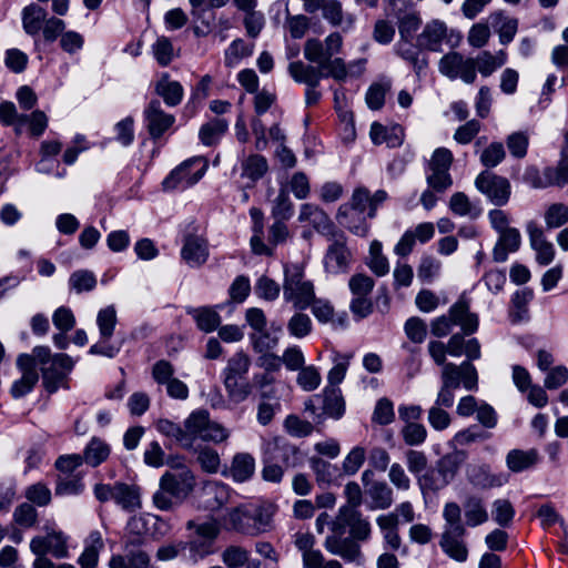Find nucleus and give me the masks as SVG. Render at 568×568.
<instances>
[{
  "instance_id": "obj_1",
  "label": "nucleus",
  "mask_w": 568,
  "mask_h": 568,
  "mask_svg": "<svg viewBox=\"0 0 568 568\" xmlns=\"http://www.w3.org/2000/svg\"><path fill=\"white\" fill-rule=\"evenodd\" d=\"M156 429L164 436L175 439L183 448H192L197 438L220 444L230 437V430L217 422L210 419L205 409L192 412L181 427L169 419H160Z\"/></svg>"
},
{
  "instance_id": "obj_2",
  "label": "nucleus",
  "mask_w": 568,
  "mask_h": 568,
  "mask_svg": "<svg viewBox=\"0 0 568 568\" xmlns=\"http://www.w3.org/2000/svg\"><path fill=\"white\" fill-rule=\"evenodd\" d=\"M168 464L172 469L162 475L160 488L153 495V501L161 510L172 508L173 498H185L195 485L192 471L182 462L170 460Z\"/></svg>"
},
{
  "instance_id": "obj_3",
  "label": "nucleus",
  "mask_w": 568,
  "mask_h": 568,
  "mask_svg": "<svg viewBox=\"0 0 568 568\" xmlns=\"http://www.w3.org/2000/svg\"><path fill=\"white\" fill-rule=\"evenodd\" d=\"M250 367V357L243 352H237L229 358L223 369V384L227 397L235 404L244 402L252 393L253 386L246 379Z\"/></svg>"
},
{
  "instance_id": "obj_4",
  "label": "nucleus",
  "mask_w": 568,
  "mask_h": 568,
  "mask_svg": "<svg viewBox=\"0 0 568 568\" xmlns=\"http://www.w3.org/2000/svg\"><path fill=\"white\" fill-rule=\"evenodd\" d=\"M315 288L305 277L304 265L300 263L284 266L283 297L296 310H306L314 300Z\"/></svg>"
},
{
  "instance_id": "obj_5",
  "label": "nucleus",
  "mask_w": 568,
  "mask_h": 568,
  "mask_svg": "<svg viewBox=\"0 0 568 568\" xmlns=\"http://www.w3.org/2000/svg\"><path fill=\"white\" fill-rule=\"evenodd\" d=\"M453 325H459L466 335L475 333L478 328V316L469 312L466 301H458L450 306L448 315L435 318L430 324L432 334L436 337L446 336Z\"/></svg>"
},
{
  "instance_id": "obj_6",
  "label": "nucleus",
  "mask_w": 568,
  "mask_h": 568,
  "mask_svg": "<svg viewBox=\"0 0 568 568\" xmlns=\"http://www.w3.org/2000/svg\"><path fill=\"white\" fill-rule=\"evenodd\" d=\"M386 12L397 20L398 32L404 43L409 44L422 24L420 13L409 0H388Z\"/></svg>"
},
{
  "instance_id": "obj_7",
  "label": "nucleus",
  "mask_w": 568,
  "mask_h": 568,
  "mask_svg": "<svg viewBox=\"0 0 568 568\" xmlns=\"http://www.w3.org/2000/svg\"><path fill=\"white\" fill-rule=\"evenodd\" d=\"M438 71L449 80L460 79L466 84L476 80V61L457 51H449L438 61Z\"/></svg>"
},
{
  "instance_id": "obj_8",
  "label": "nucleus",
  "mask_w": 568,
  "mask_h": 568,
  "mask_svg": "<svg viewBox=\"0 0 568 568\" xmlns=\"http://www.w3.org/2000/svg\"><path fill=\"white\" fill-rule=\"evenodd\" d=\"M74 361L68 354L58 353L45 367H41L42 383L47 392L55 393L59 387L68 388L67 377L73 369Z\"/></svg>"
},
{
  "instance_id": "obj_9",
  "label": "nucleus",
  "mask_w": 568,
  "mask_h": 568,
  "mask_svg": "<svg viewBox=\"0 0 568 568\" xmlns=\"http://www.w3.org/2000/svg\"><path fill=\"white\" fill-rule=\"evenodd\" d=\"M97 324L99 327L101 343L93 344L89 353L91 355H101L113 358L119 353V347L105 344L114 333L116 325V311L113 305H109L98 312Z\"/></svg>"
},
{
  "instance_id": "obj_10",
  "label": "nucleus",
  "mask_w": 568,
  "mask_h": 568,
  "mask_svg": "<svg viewBox=\"0 0 568 568\" xmlns=\"http://www.w3.org/2000/svg\"><path fill=\"white\" fill-rule=\"evenodd\" d=\"M476 189L495 205H504L510 196V183L506 178L484 171L475 179Z\"/></svg>"
},
{
  "instance_id": "obj_11",
  "label": "nucleus",
  "mask_w": 568,
  "mask_h": 568,
  "mask_svg": "<svg viewBox=\"0 0 568 568\" xmlns=\"http://www.w3.org/2000/svg\"><path fill=\"white\" fill-rule=\"evenodd\" d=\"M342 44V36L337 32L326 37L324 42L317 39H308L304 44V57L311 63L321 65L339 53Z\"/></svg>"
},
{
  "instance_id": "obj_12",
  "label": "nucleus",
  "mask_w": 568,
  "mask_h": 568,
  "mask_svg": "<svg viewBox=\"0 0 568 568\" xmlns=\"http://www.w3.org/2000/svg\"><path fill=\"white\" fill-rule=\"evenodd\" d=\"M206 168L207 163L202 158L187 160L171 172L163 181V187L166 190L174 189L180 183L191 186L202 179Z\"/></svg>"
},
{
  "instance_id": "obj_13",
  "label": "nucleus",
  "mask_w": 568,
  "mask_h": 568,
  "mask_svg": "<svg viewBox=\"0 0 568 568\" xmlns=\"http://www.w3.org/2000/svg\"><path fill=\"white\" fill-rule=\"evenodd\" d=\"M442 382H450L452 387L458 388L460 385L467 390H476L478 388V373L476 367L465 361L460 365L447 363L442 368Z\"/></svg>"
},
{
  "instance_id": "obj_14",
  "label": "nucleus",
  "mask_w": 568,
  "mask_h": 568,
  "mask_svg": "<svg viewBox=\"0 0 568 568\" xmlns=\"http://www.w3.org/2000/svg\"><path fill=\"white\" fill-rule=\"evenodd\" d=\"M45 529V536H36L31 539L30 550L32 554H51L58 559L67 558L69 556L68 537L62 531Z\"/></svg>"
},
{
  "instance_id": "obj_15",
  "label": "nucleus",
  "mask_w": 568,
  "mask_h": 568,
  "mask_svg": "<svg viewBox=\"0 0 568 568\" xmlns=\"http://www.w3.org/2000/svg\"><path fill=\"white\" fill-rule=\"evenodd\" d=\"M262 453L266 458L280 460L285 467H296L302 458L298 448L281 437L264 440Z\"/></svg>"
},
{
  "instance_id": "obj_16",
  "label": "nucleus",
  "mask_w": 568,
  "mask_h": 568,
  "mask_svg": "<svg viewBox=\"0 0 568 568\" xmlns=\"http://www.w3.org/2000/svg\"><path fill=\"white\" fill-rule=\"evenodd\" d=\"M352 253L346 246L343 235L337 236L328 246L324 256V267L327 273L342 274L348 271Z\"/></svg>"
},
{
  "instance_id": "obj_17",
  "label": "nucleus",
  "mask_w": 568,
  "mask_h": 568,
  "mask_svg": "<svg viewBox=\"0 0 568 568\" xmlns=\"http://www.w3.org/2000/svg\"><path fill=\"white\" fill-rule=\"evenodd\" d=\"M210 255L207 240L201 235L186 234L181 248L182 260L192 268L206 263Z\"/></svg>"
},
{
  "instance_id": "obj_18",
  "label": "nucleus",
  "mask_w": 568,
  "mask_h": 568,
  "mask_svg": "<svg viewBox=\"0 0 568 568\" xmlns=\"http://www.w3.org/2000/svg\"><path fill=\"white\" fill-rule=\"evenodd\" d=\"M17 367L21 372V377L14 381L10 388V394L16 399L29 394L39 382V373L33 369L32 359L27 354L18 356Z\"/></svg>"
},
{
  "instance_id": "obj_19",
  "label": "nucleus",
  "mask_w": 568,
  "mask_h": 568,
  "mask_svg": "<svg viewBox=\"0 0 568 568\" xmlns=\"http://www.w3.org/2000/svg\"><path fill=\"white\" fill-rule=\"evenodd\" d=\"M447 24L439 19L428 21L417 37L418 48L434 52L442 51V43L447 38Z\"/></svg>"
},
{
  "instance_id": "obj_20",
  "label": "nucleus",
  "mask_w": 568,
  "mask_h": 568,
  "mask_svg": "<svg viewBox=\"0 0 568 568\" xmlns=\"http://www.w3.org/2000/svg\"><path fill=\"white\" fill-rule=\"evenodd\" d=\"M527 233L531 248L536 252V261L540 265H548L555 257L554 245L546 240L544 231L534 221L527 224Z\"/></svg>"
},
{
  "instance_id": "obj_21",
  "label": "nucleus",
  "mask_w": 568,
  "mask_h": 568,
  "mask_svg": "<svg viewBox=\"0 0 568 568\" xmlns=\"http://www.w3.org/2000/svg\"><path fill=\"white\" fill-rule=\"evenodd\" d=\"M148 130L152 138H160L174 123V116L165 113L159 100H152L144 110Z\"/></svg>"
},
{
  "instance_id": "obj_22",
  "label": "nucleus",
  "mask_w": 568,
  "mask_h": 568,
  "mask_svg": "<svg viewBox=\"0 0 568 568\" xmlns=\"http://www.w3.org/2000/svg\"><path fill=\"white\" fill-rule=\"evenodd\" d=\"M324 547L332 555L339 556L346 561L359 564L362 558L361 547L353 538L327 536L324 541Z\"/></svg>"
},
{
  "instance_id": "obj_23",
  "label": "nucleus",
  "mask_w": 568,
  "mask_h": 568,
  "mask_svg": "<svg viewBox=\"0 0 568 568\" xmlns=\"http://www.w3.org/2000/svg\"><path fill=\"white\" fill-rule=\"evenodd\" d=\"M298 221L310 222L317 232L324 235H333L334 225L331 219L317 205L311 203L303 204L300 210Z\"/></svg>"
},
{
  "instance_id": "obj_24",
  "label": "nucleus",
  "mask_w": 568,
  "mask_h": 568,
  "mask_svg": "<svg viewBox=\"0 0 568 568\" xmlns=\"http://www.w3.org/2000/svg\"><path fill=\"white\" fill-rule=\"evenodd\" d=\"M487 22L498 33L501 44L511 42L517 33L518 20L507 16L501 10L491 12L487 18Z\"/></svg>"
},
{
  "instance_id": "obj_25",
  "label": "nucleus",
  "mask_w": 568,
  "mask_h": 568,
  "mask_svg": "<svg viewBox=\"0 0 568 568\" xmlns=\"http://www.w3.org/2000/svg\"><path fill=\"white\" fill-rule=\"evenodd\" d=\"M499 233L498 241L493 250V258L495 262H505L509 253L518 251L521 244V236L517 229L509 227Z\"/></svg>"
},
{
  "instance_id": "obj_26",
  "label": "nucleus",
  "mask_w": 568,
  "mask_h": 568,
  "mask_svg": "<svg viewBox=\"0 0 568 568\" xmlns=\"http://www.w3.org/2000/svg\"><path fill=\"white\" fill-rule=\"evenodd\" d=\"M288 74L297 83L306 84L307 87H318L324 72L321 67L306 64L303 61H293L287 67Z\"/></svg>"
},
{
  "instance_id": "obj_27",
  "label": "nucleus",
  "mask_w": 568,
  "mask_h": 568,
  "mask_svg": "<svg viewBox=\"0 0 568 568\" xmlns=\"http://www.w3.org/2000/svg\"><path fill=\"white\" fill-rule=\"evenodd\" d=\"M369 136L374 144L386 143L389 148H397L402 145L404 141V130L399 125L388 129L378 122H373Z\"/></svg>"
},
{
  "instance_id": "obj_28",
  "label": "nucleus",
  "mask_w": 568,
  "mask_h": 568,
  "mask_svg": "<svg viewBox=\"0 0 568 568\" xmlns=\"http://www.w3.org/2000/svg\"><path fill=\"white\" fill-rule=\"evenodd\" d=\"M202 498L205 508L210 510H217L227 504L230 489L223 483L211 481L203 487Z\"/></svg>"
},
{
  "instance_id": "obj_29",
  "label": "nucleus",
  "mask_w": 568,
  "mask_h": 568,
  "mask_svg": "<svg viewBox=\"0 0 568 568\" xmlns=\"http://www.w3.org/2000/svg\"><path fill=\"white\" fill-rule=\"evenodd\" d=\"M104 547V541L100 531H91L85 540V547L80 555L78 562L81 568H95L99 561L100 551Z\"/></svg>"
},
{
  "instance_id": "obj_30",
  "label": "nucleus",
  "mask_w": 568,
  "mask_h": 568,
  "mask_svg": "<svg viewBox=\"0 0 568 568\" xmlns=\"http://www.w3.org/2000/svg\"><path fill=\"white\" fill-rule=\"evenodd\" d=\"M155 92L160 95L166 105L175 106L183 99V87L180 82L170 79L168 73L161 75L155 84Z\"/></svg>"
},
{
  "instance_id": "obj_31",
  "label": "nucleus",
  "mask_w": 568,
  "mask_h": 568,
  "mask_svg": "<svg viewBox=\"0 0 568 568\" xmlns=\"http://www.w3.org/2000/svg\"><path fill=\"white\" fill-rule=\"evenodd\" d=\"M342 519L348 521L351 538L366 540L371 535V525L357 509L342 507Z\"/></svg>"
},
{
  "instance_id": "obj_32",
  "label": "nucleus",
  "mask_w": 568,
  "mask_h": 568,
  "mask_svg": "<svg viewBox=\"0 0 568 568\" xmlns=\"http://www.w3.org/2000/svg\"><path fill=\"white\" fill-rule=\"evenodd\" d=\"M113 501L123 510L135 511L141 507L140 489L134 485L118 481Z\"/></svg>"
},
{
  "instance_id": "obj_33",
  "label": "nucleus",
  "mask_w": 568,
  "mask_h": 568,
  "mask_svg": "<svg viewBox=\"0 0 568 568\" xmlns=\"http://www.w3.org/2000/svg\"><path fill=\"white\" fill-rule=\"evenodd\" d=\"M275 511V505L265 503L256 507L253 514L248 513V519L253 520L254 524L250 527L247 535L255 536L270 530Z\"/></svg>"
},
{
  "instance_id": "obj_34",
  "label": "nucleus",
  "mask_w": 568,
  "mask_h": 568,
  "mask_svg": "<svg viewBox=\"0 0 568 568\" xmlns=\"http://www.w3.org/2000/svg\"><path fill=\"white\" fill-rule=\"evenodd\" d=\"M465 534H453L450 531H443L440 538V547L443 551L452 559L463 562L467 559L468 550L462 537Z\"/></svg>"
},
{
  "instance_id": "obj_35",
  "label": "nucleus",
  "mask_w": 568,
  "mask_h": 568,
  "mask_svg": "<svg viewBox=\"0 0 568 568\" xmlns=\"http://www.w3.org/2000/svg\"><path fill=\"white\" fill-rule=\"evenodd\" d=\"M21 16L24 32L29 36H36L41 31L48 12L39 4L31 3L23 8Z\"/></svg>"
},
{
  "instance_id": "obj_36",
  "label": "nucleus",
  "mask_w": 568,
  "mask_h": 568,
  "mask_svg": "<svg viewBox=\"0 0 568 568\" xmlns=\"http://www.w3.org/2000/svg\"><path fill=\"white\" fill-rule=\"evenodd\" d=\"M241 176L252 183L261 180L268 171L267 160L260 154H250L241 162Z\"/></svg>"
},
{
  "instance_id": "obj_37",
  "label": "nucleus",
  "mask_w": 568,
  "mask_h": 568,
  "mask_svg": "<svg viewBox=\"0 0 568 568\" xmlns=\"http://www.w3.org/2000/svg\"><path fill=\"white\" fill-rule=\"evenodd\" d=\"M255 471V459L248 453H237L231 464L230 473L237 483L248 480Z\"/></svg>"
},
{
  "instance_id": "obj_38",
  "label": "nucleus",
  "mask_w": 568,
  "mask_h": 568,
  "mask_svg": "<svg viewBox=\"0 0 568 568\" xmlns=\"http://www.w3.org/2000/svg\"><path fill=\"white\" fill-rule=\"evenodd\" d=\"M366 494L372 499L371 509H387L394 501L393 490L385 481H372Z\"/></svg>"
},
{
  "instance_id": "obj_39",
  "label": "nucleus",
  "mask_w": 568,
  "mask_h": 568,
  "mask_svg": "<svg viewBox=\"0 0 568 568\" xmlns=\"http://www.w3.org/2000/svg\"><path fill=\"white\" fill-rule=\"evenodd\" d=\"M187 313L193 317L199 329L205 333L215 331L221 324V316L213 307L202 306L191 308Z\"/></svg>"
},
{
  "instance_id": "obj_40",
  "label": "nucleus",
  "mask_w": 568,
  "mask_h": 568,
  "mask_svg": "<svg viewBox=\"0 0 568 568\" xmlns=\"http://www.w3.org/2000/svg\"><path fill=\"white\" fill-rule=\"evenodd\" d=\"M537 460L538 453L536 449H513L506 456L507 467L514 473H520L532 467Z\"/></svg>"
},
{
  "instance_id": "obj_41",
  "label": "nucleus",
  "mask_w": 568,
  "mask_h": 568,
  "mask_svg": "<svg viewBox=\"0 0 568 568\" xmlns=\"http://www.w3.org/2000/svg\"><path fill=\"white\" fill-rule=\"evenodd\" d=\"M466 459L467 453L455 447L453 452L444 455L437 462V469L452 481Z\"/></svg>"
},
{
  "instance_id": "obj_42",
  "label": "nucleus",
  "mask_w": 568,
  "mask_h": 568,
  "mask_svg": "<svg viewBox=\"0 0 568 568\" xmlns=\"http://www.w3.org/2000/svg\"><path fill=\"white\" fill-rule=\"evenodd\" d=\"M227 128L229 122L226 120L215 118L201 126L200 140L205 145H213L226 132Z\"/></svg>"
},
{
  "instance_id": "obj_43",
  "label": "nucleus",
  "mask_w": 568,
  "mask_h": 568,
  "mask_svg": "<svg viewBox=\"0 0 568 568\" xmlns=\"http://www.w3.org/2000/svg\"><path fill=\"white\" fill-rule=\"evenodd\" d=\"M534 297V292L530 288H523L513 295L510 317L514 323H519L528 317L527 305Z\"/></svg>"
},
{
  "instance_id": "obj_44",
  "label": "nucleus",
  "mask_w": 568,
  "mask_h": 568,
  "mask_svg": "<svg viewBox=\"0 0 568 568\" xmlns=\"http://www.w3.org/2000/svg\"><path fill=\"white\" fill-rule=\"evenodd\" d=\"M397 53L413 67L418 78L424 74L428 67V59L427 57L420 54L419 51L414 49L410 43H398Z\"/></svg>"
},
{
  "instance_id": "obj_45",
  "label": "nucleus",
  "mask_w": 568,
  "mask_h": 568,
  "mask_svg": "<svg viewBox=\"0 0 568 568\" xmlns=\"http://www.w3.org/2000/svg\"><path fill=\"white\" fill-rule=\"evenodd\" d=\"M253 44H247L243 39H235L224 53V63L227 68H234L243 58L253 53Z\"/></svg>"
},
{
  "instance_id": "obj_46",
  "label": "nucleus",
  "mask_w": 568,
  "mask_h": 568,
  "mask_svg": "<svg viewBox=\"0 0 568 568\" xmlns=\"http://www.w3.org/2000/svg\"><path fill=\"white\" fill-rule=\"evenodd\" d=\"M448 206L449 210L458 216L476 219L480 214V211L470 202L469 197L464 192L454 193L449 199Z\"/></svg>"
},
{
  "instance_id": "obj_47",
  "label": "nucleus",
  "mask_w": 568,
  "mask_h": 568,
  "mask_svg": "<svg viewBox=\"0 0 568 568\" xmlns=\"http://www.w3.org/2000/svg\"><path fill=\"white\" fill-rule=\"evenodd\" d=\"M464 507L468 526L476 527L488 520V513L480 498L469 497Z\"/></svg>"
},
{
  "instance_id": "obj_48",
  "label": "nucleus",
  "mask_w": 568,
  "mask_h": 568,
  "mask_svg": "<svg viewBox=\"0 0 568 568\" xmlns=\"http://www.w3.org/2000/svg\"><path fill=\"white\" fill-rule=\"evenodd\" d=\"M443 517L445 519L444 531L453 534H465L466 529L462 523V510L456 503H447L444 506Z\"/></svg>"
},
{
  "instance_id": "obj_49",
  "label": "nucleus",
  "mask_w": 568,
  "mask_h": 568,
  "mask_svg": "<svg viewBox=\"0 0 568 568\" xmlns=\"http://www.w3.org/2000/svg\"><path fill=\"white\" fill-rule=\"evenodd\" d=\"M293 212L294 207L288 196V190L283 185L273 201L272 216L275 220H288L293 215Z\"/></svg>"
},
{
  "instance_id": "obj_50",
  "label": "nucleus",
  "mask_w": 568,
  "mask_h": 568,
  "mask_svg": "<svg viewBox=\"0 0 568 568\" xmlns=\"http://www.w3.org/2000/svg\"><path fill=\"white\" fill-rule=\"evenodd\" d=\"M390 80H382L373 83L366 93V103L369 109L378 110L384 105L385 95L390 90Z\"/></svg>"
},
{
  "instance_id": "obj_51",
  "label": "nucleus",
  "mask_w": 568,
  "mask_h": 568,
  "mask_svg": "<svg viewBox=\"0 0 568 568\" xmlns=\"http://www.w3.org/2000/svg\"><path fill=\"white\" fill-rule=\"evenodd\" d=\"M109 453V446L104 442L98 438H92L82 457L87 464L95 467L106 459Z\"/></svg>"
},
{
  "instance_id": "obj_52",
  "label": "nucleus",
  "mask_w": 568,
  "mask_h": 568,
  "mask_svg": "<svg viewBox=\"0 0 568 568\" xmlns=\"http://www.w3.org/2000/svg\"><path fill=\"white\" fill-rule=\"evenodd\" d=\"M69 284L78 294L92 291L97 285V277L93 272L79 270L71 274Z\"/></svg>"
},
{
  "instance_id": "obj_53",
  "label": "nucleus",
  "mask_w": 568,
  "mask_h": 568,
  "mask_svg": "<svg viewBox=\"0 0 568 568\" xmlns=\"http://www.w3.org/2000/svg\"><path fill=\"white\" fill-rule=\"evenodd\" d=\"M506 158V151L501 142H491L480 153V163L486 168H495Z\"/></svg>"
},
{
  "instance_id": "obj_54",
  "label": "nucleus",
  "mask_w": 568,
  "mask_h": 568,
  "mask_svg": "<svg viewBox=\"0 0 568 568\" xmlns=\"http://www.w3.org/2000/svg\"><path fill=\"white\" fill-rule=\"evenodd\" d=\"M489 437L485 432L478 429L477 426H470L455 434L449 445L455 448L457 446H467L471 443L481 442Z\"/></svg>"
},
{
  "instance_id": "obj_55",
  "label": "nucleus",
  "mask_w": 568,
  "mask_h": 568,
  "mask_svg": "<svg viewBox=\"0 0 568 568\" xmlns=\"http://www.w3.org/2000/svg\"><path fill=\"white\" fill-rule=\"evenodd\" d=\"M219 526L214 521H207L203 524H199L195 526V532L199 537H202L205 541L199 542L197 540H192L190 542V549L192 551H199V548L202 546L209 547L210 544L219 535Z\"/></svg>"
},
{
  "instance_id": "obj_56",
  "label": "nucleus",
  "mask_w": 568,
  "mask_h": 568,
  "mask_svg": "<svg viewBox=\"0 0 568 568\" xmlns=\"http://www.w3.org/2000/svg\"><path fill=\"white\" fill-rule=\"evenodd\" d=\"M568 222V206L564 203H554L545 212V223L549 229H557Z\"/></svg>"
},
{
  "instance_id": "obj_57",
  "label": "nucleus",
  "mask_w": 568,
  "mask_h": 568,
  "mask_svg": "<svg viewBox=\"0 0 568 568\" xmlns=\"http://www.w3.org/2000/svg\"><path fill=\"white\" fill-rule=\"evenodd\" d=\"M287 331L296 338L307 336L312 331V321L307 314L297 312L287 322Z\"/></svg>"
},
{
  "instance_id": "obj_58",
  "label": "nucleus",
  "mask_w": 568,
  "mask_h": 568,
  "mask_svg": "<svg viewBox=\"0 0 568 568\" xmlns=\"http://www.w3.org/2000/svg\"><path fill=\"white\" fill-rule=\"evenodd\" d=\"M510 154L516 159H523L527 154L529 135L527 132L518 131L509 134L506 139Z\"/></svg>"
},
{
  "instance_id": "obj_59",
  "label": "nucleus",
  "mask_w": 568,
  "mask_h": 568,
  "mask_svg": "<svg viewBox=\"0 0 568 568\" xmlns=\"http://www.w3.org/2000/svg\"><path fill=\"white\" fill-rule=\"evenodd\" d=\"M400 435L408 446H418L422 445L427 438V430L423 424L419 423H410L406 424L402 430Z\"/></svg>"
},
{
  "instance_id": "obj_60",
  "label": "nucleus",
  "mask_w": 568,
  "mask_h": 568,
  "mask_svg": "<svg viewBox=\"0 0 568 568\" xmlns=\"http://www.w3.org/2000/svg\"><path fill=\"white\" fill-rule=\"evenodd\" d=\"M490 38V27L488 22L475 23L467 36L468 44L473 48L479 49L485 47Z\"/></svg>"
},
{
  "instance_id": "obj_61",
  "label": "nucleus",
  "mask_w": 568,
  "mask_h": 568,
  "mask_svg": "<svg viewBox=\"0 0 568 568\" xmlns=\"http://www.w3.org/2000/svg\"><path fill=\"white\" fill-rule=\"evenodd\" d=\"M418 484L422 490L437 491L446 487L450 481L438 471H427L418 476Z\"/></svg>"
},
{
  "instance_id": "obj_62",
  "label": "nucleus",
  "mask_w": 568,
  "mask_h": 568,
  "mask_svg": "<svg viewBox=\"0 0 568 568\" xmlns=\"http://www.w3.org/2000/svg\"><path fill=\"white\" fill-rule=\"evenodd\" d=\"M428 187L435 192H445L453 184V179L449 171L446 170H429L426 175Z\"/></svg>"
},
{
  "instance_id": "obj_63",
  "label": "nucleus",
  "mask_w": 568,
  "mask_h": 568,
  "mask_svg": "<svg viewBox=\"0 0 568 568\" xmlns=\"http://www.w3.org/2000/svg\"><path fill=\"white\" fill-rule=\"evenodd\" d=\"M297 384L306 392L316 389L321 384V375L313 365L304 366L297 375Z\"/></svg>"
},
{
  "instance_id": "obj_64",
  "label": "nucleus",
  "mask_w": 568,
  "mask_h": 568,
  "mask_svg": "<svg viewBox=\"0 0 568 568\" xmlns=\"http://www.w3.org/2000/svg\"><path fill=\"white\" fill-rule=\"evenodd\" d=\"M548 176L551 178L554 186L568 185V155L562 154L556 166H548Z\"/></svg>"
}]
</instances>
